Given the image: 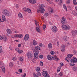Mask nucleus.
I'll return each mask as SVG.
<instances>
[{"mask_svg": "<svg viewBox=\"0 0 77 77\" xmlns=\"http://www.w3.org/2000/svg\"><path fill=\"white\" fill-rule=\"evenodd\" d=\"M45 6L43 5H41L38 7V9L37 10L38 13H44L45 11L44 8Z\"/></svg>", "mask_w": 77, "mask_h": 77, "instance_id": "1", "label": "nucleus"}, {"mask_svg": "<svg viewBox=\"0 0 77 77\" xmlns=\"http://www.w3.org/2000/svg\"><path fill=\"white\" fill-rule=\"evenodd\" d=\"M2 13L4 15H5V17H10L11 16V13L9 12V11H7L6 10L4 9L2 10Z\"/></svg>", "mask_w": 77, "mask_h": 77, "instance_id": "2", "label": "nucleus"}, {"mask_svg": "<svg viewBox=\"0 0 77 77\" xmlns=\"http://www.w3.org/2000/svg\"><path fill=\"white\" fill-rule=\"evenodd\" d=\"M71 62L72 63L70 64V66H74L75 65V64L73 63H77V58L73 57V59H71Z\"/></svg>", "mask_w": 77, "mask_h": 77, "instance_id": "3", "label": "nucleus"}, {"mask_svg": "<svg viewBox=\"0 0 77 77\" xmlns=\"http://www.w3.org/2000/svg\"><path fill=\"white\" fill-rule=\"evenodd\" d=\"M72 57V54H69L67 56V57L65 58L66 61L67 62H69L70 60H71V58Z\"/></svg>", "mask_w": 77, "mask_h": 77, "instance_id": "4", "label": "nucleus"}, {"mask_svg": "<svg viewBox=\"0 0 77 77\" xmlns=\"http://www.w3.org/2000/svg\"><path fill=\"white\" fill-rule=\"evenodd\" d=\"M62 27L64 30H69L70 29V26L68 25L66 26L65 25H63L62 26Z\"/></svg>", "mask_w": 77, "mask_h": 77, "instance_id": "5", "label": "nucleus"}, {"mask_svg": "<svg viewBox=\"0 0 77 77\" xmlns=\"http://www.w3.org/2000/svg\"><path fill=\"white\" fill-rule=\"evenodd\" d=\"M42 75L43 76L45 77H50L49 74L46 71H44L43 72Z\"/></svg>", "mask_w": 77, "mask_h": 77, "instance_id": "6", "label": "nucleus"}, {"mask_svg": "<svg viewBox=\"0 0 77 77\" xmlns=\"http://www.w3.org/2000/svg\"><path fill=\"white\" fill-rule=\"evenodd\" d=\"M23 10L25 11L26 12H28V13H30L31 12V10L29 8H23Z\"/></svg>", "mask_w": 77, "mask_h": 77, "instance_id": "7", "label": "nucleus"}, {"mask_svg": "<svg viewBox=\"0 0 77 77\" xmlns=\"http://www.w3.org/2000/svg\"><path fill=\"white\" fill-rule=\"evenodd\" d=\"M52 30L53 32H54V33L57 32V27L55 26H53L52 28Z\"/></svg>", "mask_w": 77, "mask_h": 77, "instance_id": "8", "label": "nucleus"}, {"mask_svg": "<svg viewBox=\"0 0 77 77\" xmlns=\"http://www.w3.org/2000/svg\"><path fill=\"white\" fill-rule=\"evenodd\" d=\"M35 51L37 52V53H39V50H40L41 48L38 46H36L35 47Z\"/></svg>", "mask_w": 77, "mask_h": 77, "instance_id": "9", "label": "nucleus"}, {"mask_svg": "<svg viewBox=\"0 0 77 77\" xmlns=\"http://www.w3.org/2000/svg\"><path fill=\"white\" fill-rule=\"evenodd\" d=\"M61 51L62 52H63L65 50V46L64 45H62L60 48Z\"/></svg>", "mask_w": 77, "mask_h": 77, "instance_id": "10", "label": "nucleus"}, {"mask_svg": "<svg viewBox=\"0 0 77 77\" xmlns=\"http://www.w3.org/2000/svg\"><path fill=\"white\" fill-rule=\"evenodd\" d=\"M29 34H26L25 35L24 37V39L25 41H27V40L29 39Z\"/></svg>", "mask_w": 77, "mask_h": 77, "instance_id": "11", "label": "nucleus"}, {"mask_svg": "<svg viewBox=\"0 0 77 77\" xmlns=\"http://www.w3.org/2000/svg\"><path fill=\"white\" fill-rule=\"evenodd\" d=\"M39 57V55H38V54L37 53H35L34 54V57L35 59H38V57Z\"/></svg>", "mask_w": 77, "mask_h": 77, "instance_id": "12", "label": "nucleus"}, {"mask_svg": "<svg viewBox=\"0 0 77 77\" xmlns=\"http://www.w3.org/2000/svg\"><path fill=\"white\" fill-rule=\"evenodd\" d=\"M47 58L48 60H52V58H51V55H48L47 56Z\"/></svg>", "mask_w": 77, "mask_h": 77, "instance_id": "13", "label": "nucleus"}, {"mask_svg": "<svg viewBox=\"0 0 77 77\" xmlns=\"http://www.w3.org/2000/svg\"><path fill=\"white\" fill-rule=\"evenodd\" d=\"M29 2L32 4H35L36 3V1L35 0H29Z\"/></svg>", "mask_w": 77, "mask_h": 77, "instance_id": "14", "label": "nucleus"}, {"mask_svg": "<svg viewBox=\"0 0 77 77\" xmlns=\"http://www.w3.org/2000/svg\"><path fill=\"white\" fill-rule=\"evenodd\" d=\"M6 31L9 34H10V35H11L12 34V31H11V30L9 29H7Z\"/></svg>", "mask_w": 77, "mask_h": 77, "instance_id": "15", "label": "nucleus"}, {"mask_svg": "<svg viewBox=\"0 0 77 77\" xmlns=\"http://www.w3.org/2000/svg\"><path fill=\"white\" fill-rule=\"evenodd\" d=\"M27 55L28 58H31L32 57V54L30 53H28L27 54Z\"/></svg>", "mask_w": 77, "mask_h": 77, "instance_id": "16", "label": "nucleus"}, {"mask_svg": "<svg viewBox=\"0 0 77 77\" xmlns=\"http://www.w3.org/2000/svg\"><path fill=\"white\" fill-rule=\"evenodd\" d=\"M48 47L50 49H51V48H52V44H51V43H50L48 44Z\"/></svg>", "mask_w": 77, "mask_h": 77, "instance_id": "17", "label": "nucleus"}, {"mask_svg": "<svg viewBox=\"0 0 77 77\" xmlns=\"http://www.w3.org/2000/svg\"><path fill=\"white\" fill-rule=\"evenodd\" d=\"M2 71L3 72H5L6 71V69H5V67L4 66H2Z\"/></svg>", "mask_w": 77, "mask_h": 77, "instance_id": "18", "label": "nucleus"}, {"mask_svg": "<svg viewBox=\"0 0 77 77\" xmlns=\"http://www.w3.org/2000/svg\"><path fill=\"white\" fill-rule=\"evenodd\" d=\"M64 39L65 41H67L68 40V37L67 36H65L64 37Z\"/></svg>", "mask_w": 77, "mask_h": 77, "instance_id": "19", "label": "nucleus"}, {"mask_svg": "<svg viewBox=\"0 0 77 77\" xmlns=\"http://www.w3.org/2000/svg\"><path fill=\"white\" fill-rule=\"evenodd\" d=\"M33 44L34 45H36L37 44V42L35 40H33Z\"/></svg>", "mask_w": 77, "mask_h": 77, "instance_id": "20", "label": "nucleus"}, {"mask_svg": "<svg viewBox=\"0 0 77 77\" xmlns=\"http://www.w3.org/2000/svg\"><path fill=\"white\" fill-rule=\"evenodd\" d=\"M3 39L4 41H5V42H6L8 40V38L6 37H4Z\"/></svg>", "mask_w": 77, "mask_h": 77, "instance_id": "21", "label": "nucleus"}, {"mask_svg": "<svg viewBox=\"0 0 77 77\" xmlns=\"http://www.w3.org/2000/svg\"><path fill=\"white\" fill-rule=\"evenodd\" d=\"M18 16L19 18H23V16H22V14L20 13H19Z\"/></svg>", "mask_w": 77, "mask_h": 77, "instance_id": "22", "label": "nucleus"}, {"mask_svg": "<svg viewBox=\"0 0 77 77\" xmlns=\"http://www.w3.org/2000/svg\"><path fill=\"white\" fill-rule=\"evenodd\" d=\"M2 20L4 21H6V17H5V16L4 15H2Z\"/></svg>", "mask_w": 77, "mask_h": 77, "instance_id": "23", "label": "nucleus"}, {"mask_svg": "<svg viewBox=\"0 0 77 77\" xmlns=\"http://www.w3.org/2000/svg\"><path fill=\"white\" fill-rule=\"evenodd\" d=\"M73 69L74 71H76L77 70V67L76 66H75L73 67Z\"/></svg>", "mask_w": 77, "mask_h": 77, "instance_id": "24", "label": "nucleus"}, {"mask_svg": "<svg viewBox=\"0 0 77 77\" xmlns=\"http://www.w3.org/2000/svg\"><path fill=\"white\" fill-rule=\"evenodd\" d=\"M36 31H37V32H40V29H39V27H36Z\"/></svg>", "mask_w": 77, "mask_h": 77, "instance_id": "25", "label": "nucleus"}, {"mask_svg": "<svg viewBox=\"0 0 77 77\" xmlns=\"http://www.w3.org/2000/svg\"><path fill=\"white\" fill-rule=\"evenodd\" d=\"M76 32H75V31H72V35H74L75 34H76Z\"/></svg>", "mask_w": 77, "mask_h": 77, "instance_id": "26", "label": "nucleus"}, {"mask_svg": "<svg viewBox=\"0 0 77 77\" xmlns=\"http://www.w3.org/2000/svg\"><path fill=\"white\" fill-rule=\"evenodd\" d=\"M61 23L62 24H66V20H62L61 21Z\"/></svg>", "mask_w": 77, "mask_h": 77, "instance_id": "27", "label": "nucleus"}, {"mask_svg": "<svg viewBox=\"0 0 77 77\" xmlns=\"http://www.w3.org/2000/svg\"><path fill=\"white\" fill-rule=\"evenodd\" d=\"M9 66L10 67H11V68H12L13 67V63H12L10 62L9 64Z\"/></svg>", "mask_w": 77, "mask_h": 77, "instance_id": "28", "label": "nucleus"}, {"mask_svg": "<svg viewBox=\"0 0 77 77\" xmlns=\"http://www.w3.org/2000/svg\"><path fill=\"white\" fill-rule=\"evenodd\" d=\"M36 70L37 71H40V68H39V67H37L36 68Z\"/></svg>", "mask_w": 77, "mask_h": 77, "instance_id": "29", "label": "nucleus"}, {"mask_svg": "<svg viewBox=\"0 0 77 77\" xmlns=\"http://www.w3.org/2000/svg\"><path fill=\"white\" fill-rule=\"evenodd\" d=\"M18 37H19V38H23V35L22 34H18Z\"/></svg>", "mask_w": 77, "mask_h": 77, "instance_id": "30", "label": "nucleus"}, {"mask_svg": "<svg viewBox=\"0 0 77 77\" xmlns=\"http://www.w3.org/2000/svg\"><path fill=\"white\" fill-rule=\"evenodd\" d=\"M63 7L65 9H66V11H68V10H67V8H66V6L64 4L63 5Z\"/></svg>", "mask_w": 77, "mask_h": 77, "instance_id": "31", "label": "nucleus"}, {"mask_svg": "<svg viewBox=\"0 0 77 77\" xmlns=\"http://www.w3.org/2000/svg\"><path fill=\"white\" fill-rule=\"evenodd\" d=\"M73 4H74V5H77V2L75 0H73Z\"/></svg>", "mask_w": 77, "mask_h": 77, "instance_id": "32", "label": "nucleus"}, {"mask_svg": "<svg viewBox=\"0 0 77 77\" xmlns=\"http://www.w3.org/2000/svg\"><path fill=\"white\" fill-rule=\"evenodd\" d=\"M23 51L22 50H19L18 53H19L20 54V53H23Z\"/></svg>", "mask_w": 77, "mask_h": 77, "instance_id": "33", "label": "nucleus"}, {"mask_svg": "<svg viewBox=\"0 0 77 77\" xmlns=\"http://www.w3.org/2000/svg\"><path fill=\"white\" fill-rule=\"evenodd\" d=\"M72 14L73 15H75V14H77V13L75 11H73L72 12Z\"/></svg>", "mask_w": 77, "mask_h": 77, "instance_id": "34", "label": "nucleus"}, {"mask_svg": "<svg viewBox=\"0 0 77 77\" xmlns=\"http://www.w3.org/2000/svg\"><path fill=\"white\" fill-rule=\"evenodd\" d=\"M56 58V57L55 56H53L52 58V60H54Z\"/></svg>", "mask_w": 77, "mask_h": 77, "instance_id": "35", "label": "nucleus"}, {"mask_svg": "<svg viewBox=\"0 0 77 77\" xmlns=\"http://www.w3.org/2000/svg\"><path fill=\"white\" fill-rule=\"evenodd\" d=\"M40 65L41 66H43L44 65V63H43V62L42 61L40 62Z\"/></svg>", "mask_w": 77, "mask_h": 77, "instance_id": "36", "label": "nucleus"}, {"mask_svg": "<svg viewBox=\"0 0 77 77\" xmlns=\"http://www.w3.org/2000/svg\"><path fill=\"white\" fill-rule=\"evenodd\" d=\"M18 34H17L14 35V37H15L16 38H18Z\"/></svg>", "mask_w": 77, "mask_h": 77, "instance_id": "37", "label": "nucleus"}, {"mask_svg": "<svg viewBox=\"0 0 77 77\" xmlns=\"http://www.w3.org/2000/svg\"><path fill=\"white\" fill-rule=\"evenodd\" d=\"M66 3L67 4H68V5H69V3H70V0H69L68 1H67L66 2Z\"/></svg>", "mask_w": 77, "mask_h": 77, "instance_id": "38", "label": "nucleus"}, {"mask_svg": "<svg viewBox=\"0 0 77 77\" xmlns=\"http://www.w3.org/2000/svg\"><path fill=\"white\" fill-rule=\"evenodd\" d=\"M48 14L47 13H46L45 14V17H48Z\"/></svg>", "mask_w": 77, "mask_h": 77, "instance_id": "39", "label": "nucleus"}, {"mask_svg": "<svg viewBox=\"0 0 77 77\" xmlns=\"http://www.w3.org/2000/svg\"><path fill=\"white\" fill-rule=\"evenodd\" d=\"M33 76L34 77H38V76H37V75L35 73L33 74Z\"/></svg>", "mask_w": 77, "mask_h": 77, "instance_id": "40", "label": "nucleus"}, {"mask_svg": "<svg viewBox=\"0 0 77 77\" xmlns=\"http://www.w3.org/2000/svg\"><path fill=\"white\" fill-rule=\"evenodd\" d=\"M73 53L74 54H77V52H76L75 50H74L73 51Z\"/></svg>", "mask_w": 77, "mask_h": 77, "instance_id": "41", "label": "nucleus"}, {"mask_svg": "<svg viewBox=\"0 0 77 77\" xmlns=\"http://www.w3.org/2000/svg\"><path fill=\"white\" fill-rule=\"evenodd\" d=\"M43 30H45V28H46V25H43Z\"/></svg>", "mask_w": 77, "mask_h": 77, "instance_id": "42", "label": "nucleus"}, {"mask_svg": "<svg viewBox=\"0 0 77 77\" xmlns=\"http://www.w3.org/2000/svg\"><path fill=\"white\" fill-rule=\"evenodd\" d=\"M37 75L38 76H41V73L40 72H38L37 73Z\"/></svg>", "mask_w": 77, "mask_h": 77, "instance_id": "43", "label": "nucleus"}, {"mask_svg": "<svg viewBox=\"0 0 77 77\" xmlns=\"http://www.w3.org/2000/svg\"><path fill=\"white\" fill-rule=\"evenodd\" d=\"M20 60H21V61H23V58L22 57H20Z\"/></svg>", "mask_w": 77, "mask_h": 77, "instance_id": "44", "label": "nucleus"}, {"mask_svg": "<svg viewBox=\"0 0 77 77\" xmlns=\"http://www.w3.org/2000/svg\"><path fill=\"white\" fill-rule=\"evenodd\" d=\"M51 54H52V55H53V54H54V52L53 51H52L51 52Z\"/></svg>", "mask_w": 77, "mask_h": 77, "instance_id": "45", "label": "nucleus"}, {"mask_svg": "<svg viewBox=\"0 0 77 77\" xmlns=\"http://www.w3.org/2000/svg\"><path fill=\"white\" fill-rule=\"evenodd\" d=\"M19 48H16L15 49V50L16 51H17V52H18L19 50Z\"/></svg>", "mask_w": 77, "mask_h": 77, "instance_id": "46", "label": "nucleus"}, {"mask_svg": "<svg viewBox=\"0 0 77 77\" xmlns=\"http://www.w3.org/2000/svg\"><path fill=\"white\" fill-rule=\"evenodd\" d=\"M40 58V59H42V57H43V55H41L39 56Z\"/></svg>", "mask_w": 77, "mask_h": 77, "instance_id": "47", "label": "nucleus"}, {"mask_svg": "<svg viewBox=\"0 0 77 77\" xmlns=\"http://www.w3.org/2000/svg\"><path fill=\"white\" fill-rule=\"evenodd\" d=\"M59 75L61 77V76H62V72H61L60 74Z\"/></svg>", "mask_w": 77, "mask_h": 77, "instance_id": "48", "label": "nucleus"}, {"mask_svg": "<svg viewBox=\"0 0 77 77\" xmlns=\"http://www.w3.org/2000/svg\"><path fill=\"white\" fill-rule=\"evenodd\" d=\"M67 8H69L70 10H71V7H70V6H67Z\"/></svg>", "mask_w": 77, "mask_h": 77, "instance_id": "49", "label": "nucleus"}, {"mask_svg": "<svg viewBox=\"0 0 77 77\" xmlns=\"http://www.w3.org/2000/svg\"><path fill=\"white\" fill-rule=\"evenodd\" d=\"M3 38L2 36L0 35V39L2 40Z\"/></svg>", "mask_w": 77, "mask_h": 77, "instance_id": "50", "label": "nucleus"}, {"mask_svg": "<svg viewBox=\"0 0 77 77\" xmlns=\"http://www.w3.org/2000/svg\"><path fill=\"white\" fill-rule=\"evenodd\" d=\"M60 64L61 67H62L63 66V63H60Z\"/></svg>", "mask_w": 77, "mask_h": 77, "instance_id": "51", "label": "nucleus"}, {"mask_svg": "<svg viewBox=\"0 0 77 77\" xmlns=\"http://www.w3.org/2000/svg\"><path fill=\"white\" fill-rule=\"evenodd\" d=\"M19 71L20 72H22V71H23V70H22V69H19Z\"/></svg>", "mask_w": 77, "mask_h": 77, "instance_id": "52", "label": "nucleus"}, {"mask_svg": "<svg viewBox=\"0 0 77 77\" xmlns=\"http://www.w3.org/2000/svg\"><path fill=\"white\" fill-rule=\"evenodd\" d=\"M62 21H66V19L64 17H62Z\"/></svg>", "mask_w": 77, "mask_h": 77, "instance_id": "53", "label": "nucleus"}, {"mask_svg": "<svg viewBox=\"0 0 77 77\" xmlns=\"http://www.w3.org/2000/svg\"><path fill=\"white\" fill-rule=\"evenodd\" d=\"M60 5H61L62 3V0H60Z\"/></svg>", "mask_w": 77, "mask_h": 77, "instance_id": "54", "label": "nucleus"}, {"mask_svg": "<svg viewBox=\"0 0 77 77\" xmlns=\"http://www.w3.org/2000/svg\"><path fill=\"white\" fill-rule=\"evenodd\" d=\"M39 46H40V47H42V43L39 44Z\"/></svg>", "mask_w": 77, "mask_h": 77, "instance_id": "55", "label": "nucleus"}, {"mask_svg": "<svg viewBox=\"0 0 77 77\" xmlns=\"http://www.w3.org/2000/svg\"><path fill=\"white\" fill-rule=\"evenodd\" d=\"M60 68H59V67H58V69L57 70V72H59V71H60Z\"/></svg>", "mask_w": 77, "mask_h": 77, "instance_id": "56", "label": "nucleus"}, {"mask_svg": "<svg viewBox=\"0 0 77 77\" xmlns=\"http://www.w3.org/2000/svg\"><path fill=\"white\" fill-rule=\"evenodd\" d=\"M2 46H0V50H2Z\"/></svg>", "mask_w": 77, "mask_h": 77, "instance_id": "57", "label": "nucleus"}, {"mask_svg": "<svg viewBox=\"0 0 77 77\" xmlns=\"http://www.w3.org/2000/svg\"><path fill=\"white\" fill-rule=\"evenodd\" d=\"M26 73H24L23 75V77H25V76H26Z\"/></svg>", "mask_w": 77, "mask_h": 77, "instance_id": "58", "label": "nucleus"}, {"mask_svg": "<svg viewBox=\"0 0 77 77\" xmlns=\"http://www.w3.org/2000/svg\"><path fill=\"white\" fill-rule=\"evenodd\" d=\"M35 24L37 26H38H38H39V24H38V23H35Z\"/></svg>", "mask_w": 77, "mask_h": 77, "instance_id": "59", "label": "nucleus"}, {"mask_svg": "<svg viewBox=\"0 0 77 77\" xmlns=\"http://www.w3.org/2000/svg\"><path fill=\"white\" fill-rule=\"evenodd\" d=\"M12 60H15V57H13L12 58Z\"/></svg>", "mask_w": 77, "mask_h": 77, "instance_id": "60", "label": "nucleus"}, {"mask_svg": "<svg viewBox=\"0 0 77 77\" xmlns=\"http://www.w3.org/2000/svg\"><path fill=\"white\" fill-rule=\"evenodd\" d=\"M57 46H59V43L58 42H57Z\"/></svg>", "mask_w": 77, "mask_h": 77, "instance_id": "61", "label": "nucleus"}, {"mask_svg": "<svg viewBox=\"0 0 77 77\" xmlns=\"http://www.w3.org/2000/svg\"><path fill=\"white\" fill-rule=\"evenodd\" d=\"M55 59L56 60H59V58H57V57H56V58H55Z\"/></svg>", "mask_w": 77, "mask_h": 77, "instance_id": "62", "label": "nucleus"}, {"mask_svg": "<svg viewBox=\"0 0 77 77\" xmlns=\"http://www.w3.org/2000/svg\"><path fill=\"white\" fill-rule=\"evenodd\" d=\"M51 13H52L53 12V9H51Z\"/></svg>", "mask_w": 77, "mask_h": 77, "instance_id": "63", "label": "nucleus"}, {"mask_svg": "<svg viewBox=\"0 0 77 77\" xmlns=\"http://www.w3.org/2000/svg\"><path fill=\"white\" fill-rule=\"evenodd\" d=\"M21 44H19L18 45V47H21Z\"/></svg>", "mask_w": 77, "mask_h": 77, "instance_id": "64", "label": "nucleus"}]
</instances>
